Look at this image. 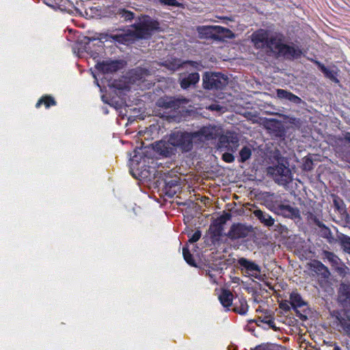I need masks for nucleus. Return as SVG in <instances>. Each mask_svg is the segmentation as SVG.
<instances>
[{
  "instance_id": "1",
  "label": "nucleus",
  "mask_w": 350,
  "mask_h": 350,
  "mask_svg": "<svg viewBox=\"0 0 350 350\" xmlns=\"http://www.w3.org/2000/svg\"><path fill=\"white\" fill-rule=\"evenodd\" d=\"M134 154L131 155L130 159V172L133 176L140 180H151L154 177V168L149 167L141 170L145 166L146 158L143 156V152L141 148L135 149Z\"/></svg>"
},
{
  "instance_id": "2",
  "label": "nucleus",
  "mask_w": 350,
  "mask_h": 350,
  "mask_svg": "<svg viewBox=\"0 0 350 350\" xmlns=\"http://www.w3.org/2000/svg\"><path fill=\"white\" fill-rule=\"evenodd\" d=\"M170 137L176 152L178 150L187 152L193 148V142L195 139L193 133L175 131L170 135Z\"/></svg>"
},
{
  "instance_id": "3",
  "label": "nucleus",
  "mask_w": 350,
  "mask_h": 350,
  "mask_svg": "<svg viewBox=\"0 0 350 350\" xmlns=\"http://www.w3.org/2000/svg\"><path fill=\"white\" fill-rule=\"evenodd\" d=\"M267 174L280 185H286L292 180V173L288 166L283 163H278L274 166H270L267 170Z\"/></svg>"
},
{
  "instance_id": "4",
  "label": "nucleus",
  "mask_w": 350,
  "mask_h": 350,
  "mask_svg": "<svg viewBox=\"0 0 350 350\" xmlns=\"http://www.w3.org/2000/svg\"><path fill=\"white\" fill-rule=\"evenodd\" d=\"M158 29V23L150 18H144L134 25L133 33L137 38L148 39Z\"/></svg>"
},
{
  "instance_id": "5",
  "label": "nucleus",
  "mask_w": 350,
  "mask_h": 350,
  "mask_svg": "<svg viewBox=\"0 0 350 350\" xmlns=\"http://www.w3.org/2000/svg\"><path fill=\"white\" fill-rule=\"evenodd\" d=\"M228 79L219 72H206L203 76V86L207 90H222L228 84Z\"/></svg>"
},
{
  "instance_id": "6",
  "label": "nucleus",
  "mask_w": 350,
  "mask_h": 350,
  "mask_svg": "<svg viewBox=\"0 0 350 350\" xmlns=\"http://www.w3.org/2000/svg\"><path fill=\"white\" fill-rule=\"evenodd\" d=\"M275 214L293 219H300L299 210L293 206L282 202L275 201L269 208Z\"/></svg>"
},
{
  "instance_id": "7",
  "label": "nucleus",
  "mask_w": 350,
  "mask_h": 350,
  "mask_svg": "<svg viewBox=\"0 0 350 350\" xmlns=\"http://www.w3.org/2000/svg\"><path fill=\"white\" fill-rule=\"evenodd\" d=\"M239 146L237 136L232 133L221 135L217 143V149L220 152L228 151L234 152Z\"/></svg>"
},
{
  "instance_id": "8",
  "label": "nucleus",
  "mask_w": 350,
  "mask_h": 350,
  "mask_svg": "<svg viewBox=\"0 0 350 350\" xmlns=\"http://www.w3.org/2000/svg\"><path fill=\"white\" fill-rule=\"evenodd\" d=\"M221 128L217 125H207L202 127L198 131L193 132L195 139L200 141L216 139L221 133Z\"/></svg>"
},
{
  "instance_id": "9",
  "label": "nucleus",
  "mask_w": 350,
  "mask_h": 350,
  "mask_svg": "<svg viewBox=\"0 0 350 350\" xmlns=\"http://www.w3.org/2000/svg\"><path fill=\"white\" fill-rule=\"evenodd\" d=\"M188 100L185 98L161 97L157 102V105L163 109L170 111H175L181 106L187 104Z\"/></svg>"
},
{
  "instance_id": "10",
  "label": "nucleus",
  "mask_w": 350,
  "mask_h": 350,
  "mask_svg": "<svg viewBox=\"0 0 350 350\" xmlns=\"http://www.w3.org/2000/svg\"><path fill=\"white\" fill-rule=\"evenodd\" d=\"M238 265L241 270L246 275L260 280V267L254 262L245 258H240L238 260Z\"/></svg>"
},
{
  "instance_id": "11",
  "label": "nucleus",
  "mask_w": 350,
  "mask_h": 350,
  "mask_svg": "<svg viewBox=\"0 0 350 350\" xmlns=\"http://www.w3.org/2000/svg\"><path fill=\"white\" fill-rule=\"evenodd\" d=\"M153 149L159 155L165 157H170L176 153L175 148L170 142V136L167 140L163 139L155 142L153 144Z\"/></svg>"
},
{
  "instance_id": "12",
  "label": "nucleus",
  "mask_w": 350,
  "mask_h": 350,
  "mask_svg": "<svg viewBox=\"0 0 350 350\" xmlns=\"http://www.w3.org/2000/svg\"><path fill=\"white\" fill-rule=\"evenodd\" d=\"M284 37L279 33H270L266 48L278 54L283 46Z\"/></svg>"
},
{
  "instance_id": "13",
  "label": "nucleus",
  "mask_w": 350,
  "mask_h": 350,
  "mask_svg": "<svg viewBox=\"0 0 350 350\" xmlns=\"http://www.w3.org/2000/svg\"><path fill=\"white\" fill-rule=\"evenodd\" d=\"M270 33L264 29H259L252 35V41L257 49L266 48Z\"/></svg>"
},
{
  "instance_id": "14",
  "label": "nucleus",
  "mask_w": 350,
  "mask_h": 350,
  "mask_svg": "<svg viewBox=\"0 0 350 350\" xmlns=\"http://www.w3.org/2000/svg\"><path fill=\"white\" fill-rule=\"evenodd\" d=\"M301 50L298 46L284 44L278 55L286 59H295L301 57Z\"/></svg>"
},
{
  "instance_id": "15",
  "label": "nucleus",
  "mask_w": 350,
  "mask_h": 350,
  "mask_svg": "<svg viewBox=\"0 0 350 350\" xmlns=\"http://www.w3.org/2000/svg\"><path fill=\"white\" fill-rule=\"evenodd\" d=\"M249 229L241 224H233L228 232L227 236L232 240L243 239L248 235Z\"/></svg>"
},
{
  "instance_id": "16",
  "label": "nucleus",
  "mask_w": 350,
  "mask_h": 350,
  "mask_svg": "<svg viewBox=\"0 0 350 350\" xmlns=\"http://www.w3.org/2000/svg\"><path fill=\"white\" fill-rule=\"evenodd\" d=\"M96 68L103 73L113 72L120 68V64L117 61H103L96 64Z\"/></svg>"
},
{
  "instance_id": "17",
  "label": "nucleus",
  "mask_w": 350,
  "mask_h": 350,
  "mask_svg": "<svg viewBox=\"0 0 350 350\" xmlns=\"http://www.w3.org/2000/svg\"><path fill=\"white\" fill-rule=\"evenodd\" d=\"M253 214L265 226L270 228L274 226L275 219L267 213L257 209L253 212Z\"/></svg>"
},
{
  "instance_id": "18",
  "label": "nucleus",
  "mask_w": 350,
  "mask_h": 350,
  "mask_svg": "<svg viewBox=\"0 0 350 350\" xmlns=\"http://www.w3.org/2000/svg\"><path fill=\"white\" fill-rule=\"evenodd\" d=\"M217 29V32L218 33H226V36L228 37V38H233L234 37V34L232 33L231 31H230L229 29H226L224 27H220V26H217V27H210V26H202V27H199L198 28V31L199 32V33L200 34H209V33H211V29Z\"/></svg>"
},
{
  "instance_id": "19",
  "label": "nucleus",
  "mask_w": 350,
  "mask_h": 350,
  "mask_svg": "<svg viewBox=\"0 0 350 350\" xmlns=\"http://www.w3.org/2000/svg\"><path fill=\"white\" fill-rule=\"evenodd\" d=\"M200 80V75L198 72H192L187 77H183L180 80V86L183 89L188 88L191 85H195Z\"/></svg>"
},
{
  "instance_id": "20",
  "label": "nucleus",
  "mask_w": 350,
  "mask_h": 350,
  "mask_svg": "<svg viewBox=\"0 0 350 350\" xmlns=\"http://www.w3.org/2000/svg\"><path fill=\"white\" fill-rule=\"evenodd\" d=\"M277 96L280 98L288 100L297 105L300 104L301 103V99L299 97L284 90H278Z\"/></svg>"
},
{
  "instance_id": "21",
  "label": "nucleus",
  "mask_w": 350,
  "mask_h": 350,
  "mask_svg": "<svg viewBox=\"0 0 350 350\" xmlns=\"http://www.w3.org/2000/svg\"><path fill=\"white\" fill-rule=\"evenodd\" d=\"M92 40L88 37H84L80 43H77L76 46L73 47V51L79 57L81 55V53L84 51H87L90 48V44Z\"/></svg>"
},
{
  "instance_id": "22",
  "label": "nucleus",
  "mask_w": 350,
  "mask_h": 350,
  "mask_svg": "<svg viewBox=\"0 0 350 350\" xmlns=\"http://www.w3.org/2000/svg\"><path fill=\"white\" fill-rule=\"evenodd\" d=\"M312 269L324 278H327L330 275L328 269L320 261H314L311 264Z\"/></svg>"
},
{
  "instance_id": "23",
  "label": "nucleus",
  "mask_w": 350,
  "mask_h": 350,
  "mask_svg": "<svg viewBox=\"0 0 350 350\" xmlns=\"http://www.w3.org/2000/svg\"><path fill=\"white\" fill-rule=\"evenodd\" d=\"M179 189L180 185L178 184V180L176 178L169 181H165V190L166 195L172 197Z\"/></svg>"
},
{
  "instance_id": "24",
  "label": "nucleus",
  "mask_w": 350,
  "mask_h": 350,
  "mask_svg": "<svg viewBox=\"0 0 350 350\" xmlns=\"http://www.w3.org/2000/svg\"><path fill=\"white\" fill-rule=\"evenodd\" d=\"M289 299L291 301V306L295 310H297V308H300L306 304V303L303 300L301 296L295 291L291 293Z\"/></svg>"
},
{
  "instance_id": "25",
  "label": "nucleus",
  "mask_w": 350,
  "mask_h": 350,
  "mask_svg": "<svg viewBox=\"0 0 350 350\" xmlns=\"http://www.w3.org/2000/svg\"><path fill=\"white\" fill-rule=\"evenodd\" d=\"M232 293L228 290H223L219 296L220 303L224 307H229L232 304Z\"/></svg>"
},
{
  "instance_id": "26",
  "label": "nucleus",
  "mask_w": 350,
  "mask_h": 350,
  "mask_svg": "<svg viewBox=\"0 0 350 350\" xmlns=\"http://www.w3.org/2000/svg\"><path fill=\"white\" fill-rule=\"evenodd\" d=\"M44 105L46 108H49L51 106H54L56 105V102L54 98L51 96H44L41 97L37 103L36 104V107L39 108L41 105Z\"/></svg>"
},
{
  "instance_id": "27",
  "label": "nucleus",
  "mask_w": 350,
  "mask_h": 350,
  "mask_svg": "<svg viewBox=\"0 0 350 350\" xmlns=\"http://www.w3.org/2000/svg\"><path fill=\"white\" fill-rule=\"evenodd\" d=\"M340 299L342 301L350 304V285H341L340 288Z\"/></svg>"
},
{
  "instance_id": "28",
  "label": "nucleus",
  "mask_w": 350,
  "mask_h": 350,
  "mask_svg": "<svg viewBox=\"0 0 350 350\" xmlns=\"http://www.w3.org/2000/svg\"><path fill=\"white\" fill-rule=\"evenodd\" d=\"M338 323L342 328L345 334L350 338V317H338Z\"/></svg>"
},
{
  "instance_id": "29",
  "label": "nucleus",
  "mask_w": 350,
  "mask_h": 350,
  "mask_svg": "<svg viewBox=\"0 0 350 350\" xmlns=\"http://www.w3.org/2000/svg\"><path fill=\"white\" fill-rule=\"evenodd\" d=\"M55 3L59 7L60 10H69L70 7L75 8L77 12L79 14H82L81 11L78 8H75L73 3L70 0H54Z\"/></svg>"
},
{
  "instance_id": "30",
  "label": "nucleus",
  "mask_w": 350,
  "mask_h": 350,
  "mask_svg": "<svg viewBox=\"0 0 350 350\" xmlns=\"http://www.w3.org/2000/svg\"><path fill=\"white\" fill-rule=\"evenodd\" d=\"M234 310L241 315L245 314L248 311V305L246 300L245 299H239V305L236 304L234 306Z\"/></svg>"
},
{
  "instance_id": "31",
  "label": "nucleus",
  "mask_w": 350,
  "mask_h": 350,
  "mask_svg": "<svg viewBox=\"0 0 350 350\" xmlns=\"http://www.w3.org/2000/svg\"><path fill=\"white\" fill-rule=\"evenodd\" d=\"M103 42L100 40L97 41V49L95 51L90 52V56L97 64L100 62L99 53L103 51Z\"/></svg>"
},
{
  "instance_id": "32",
  "label": "nucleus",
  "mask_w": 350,
  "mask_h": 350,
  "mask_svg": "<svg viewBox=\"0 0 350 350\" xmlns=\"http://www.w3.org/2000/svg\"><path fill=\"white\" fill-rule=\"evenodd\" d=\"M252 155L251 148L248 146H244L239 152L240 159L242 163L248 160Z\"/></svg>"
},
{
  "instance_id": "33",
  "label": "nucleus",
  "mask_w": 350,
  "mask_h": 350,
  "mask_svg": "<svg viewBox=\"0 0 350 350\" xmlns=\"http://www.w3.org/2000/svg\"><path fill=\"white\" fill-rule=\"evenodd\" d=\"M315 223H316L317 226H318L321 228V230H320L321 236L323 238L329 239L332 235L329 228H327V226H325L322 222H321L319 220L316 221Z\"/></svg>"
},
{
  "instance_id": "34",
  "label": "nucleus",
  "mask_w": 350,
  "mask_h": 350,
  "mask_svg": "<svg viewBox=\"0 0 350 350\" xmlns=\"http://www.w3.org/2000/svg\"><path fill=\"white\" fill-rule=\"evenodd\" d=\"M183 255L185 260L191 266L196 267L195 260L193 259L192 255L190 253L188 247L187 246L183 247Z\"/></svg>"
},
{
  "instance_id": "35",
  "label": "nucleus",
  "mask_w": 350,
  "mask_h": 350,
  "mask_svg": "<svg viewBox=\"0 0 350 350\" xmlns=\"http://www.w3.org/2000/svg\"><path fill=\"white\" fill-rule=\"evenodd\" d=\"M118 14L125 21H131L134 17V14L132 12L126 10L124 9L119 10Z\"/></svg>"
},
{
  "instance_id": "36",
  "label": "nucleus",
  "mask_w": 350,
  "mask_h": 350,
  "mask_svg": "<svg viewBox=\"0 0 350 350\" xmlns=\"http://www.w3.org/2000/svg\"><path fill=\"white\" fill-rule=\"evenodd\" d=\"M164 65L171 70H176L180 66V62L178 59L167 60L165 62Z\"/></svg>"
},
{
  "instance_id": "37",
  "label": "nucleus",
  "mask_w": 350,
  "mask_h": 350,
  "mask_svg": "<svg viewBox=\"0 0 350 350\" xmlns=\"http://www.w3.org/2000/svg\"><path fill=\"white\" fill-rule=\"evenodd\" d=\"M210 230H211L212 233V239L213 241L218 240L221 234V226H215L214 228L213 227H211Z\"/></svg>"
},
{
  "instance_id": "38",
  "label": "nucleus",
  "mask_w": 350,
  "mask_h": 350,
  "mask_svg": "<svg viewBox=\"0 0 350 350\" xmlns=\"http://www.w3.org/2000/svg\"><path fill=\"white\" fill-rule=\"evenodd\" d=\"M319 68H320V70L322 71V72H323V74L327 77H332V72L329 70V68H327L326 66H325L323 64L320 63V62H317Z\"/></svg>"
},
{
  "instance_id": "39",
  "label": "nucleus",
  "mask_w": 350,
  "mask_h": 350,
  "mask_svg": "<svg viewBox=\"0 0 350 350\" xmlns=\"http://www.w3.org/2000/svg\"><path fill=\"white\" fill-rule=\"evenodd\" d=\"M224 154H222V159L224 161L227 163H232L234 160V157L233 156L232 153L228 152L226 151H224Z\"/></svg>"
},
{
  "instance_id": "40",
  "label": "nucleus",
  "mask_w": 350,
  "mask_h": 350,
  "mask_svg": "<svg viewBox=\"0 0 350 350\" xmlns=\"http://www.w3.org/2000/svg\"><path fill=\"white\" fill-rule=\"evenodd\" d=\"M128 37L125 34H116L113 36V38L118 42L124 43L129 40Z\"/></svg>"
},
{
  "instance_id": "41",
  "label": "nucleus",
  "mask_w": 350,
  "mask_h": 350,
  "mask_svg": "<svg viewBox=\"0 0 350 350\" xmlns=\"http://www.w3.org/2000/svg\"><path fill=\"white\" fill-rule=\"evenodd\" d=\"M280 308L285 312L289 311L292 307L291 306V301L284 300L280 302Z\"/></svg>"
},
{
  "instance_id": "42",
  "label": "nucleus",
  "mask_w": 350,
  "mask_h": 350,
  "mask_svg": "<svg viewBox=\"0 0 350 350\" xmlns=\"http://www.w3.org/2000/svg\"><path fill=\"white\" fill-rule=\"evenodd\" d=\"M201 237V232L200 230L196 231L189 239L190 243L197 242Z\"/></svg>"
},
{
  "instance_id": "43",
  "label": "nucleus",
  "mask_w": 350,
  "mask_h": 350,
  "mask_svg": "<svg viewBox=\"0 0 350 350\" xmlns=\"http://www.w3.org/2000/svg\"><path fill=\"white\" fill-rule=\"evenodd\" d=\"M160 3L163 5L178 7L180 3L176 0H159Z\"/></svg>"
},
{
  "instance_id": "44",
  "label": "nucleus",
  "mask_w": 350,
  "mask_h": 350,
  "mask_svg": "<svg viewBox=\"0 0 350 350\" xmlns=\"http://www.w3.org/2000/svg\"><path fill=\"white\" fill-rule=\"evenodd\" d=\"M325 256L333 264L338 263V258L333 253L327 252L325 253Z\"/></svg>"
},
{
  "instance_id": "45",
  "label": "nucleus",
  "mask_w": 350,
  "mask_h": 350,
  "mask_svg": "<svg viewBox=\"0 0 350 350\" xmlns=\"http://www.w3.org/2000/svg\"><path fill=\"white\" fill-rule=\"evenodd\" d=\"M260 319L261 322L267 323L270 327L274 328V321L271 318L265 317L262 319L261 317L259 318Z\"/></svg>"
},
{
  "instance_id": "46",
  "label": "nucleus",
  "mask_w": 350,
  "mask_h": 350,
  "mask_svg": "<svg viewBox=\"0 0 350 350\" xmlns=\"http://www.w3.org/2000/svg\"><path fill=\"white\" fill-rule=\"evenodd\" d=\"M256 350H277V348L273 345H265L263 347H260Z\"/></svg>"
},
{
  "instance_id": "47",
  "label": "nucleus",
  "mask_w": 350,
  "mask_h": 350,
  "mask_svg": "<svg viewBox=\"0 0 350 350\" xmlns=\"http://www.w3.org/2000/svg\"><path fill=\"white\" fill-rule=\"evenodd\" d=\"M344 250L345 252L350 254V239L344 243Z\"/></svg>"
},
{
  "instance_id": "48",
  "label": "nucleus",
  "mask_w": 350,
  "mask_h": 350,
  "mask_svg": "<svg viewBox=\"0 0 350 350\" xmlns=\"http://www.w3.org/2000/svg\"><path fill=\"white\" fill-rule=\"evenodd\" d=\"M209 109L211 110H219L220 107L219 105H212L209 107Z\"/></svg>"
},
{
  "instance_id": "49",
  "label": "nucleus",
  "mask_w": 350,
  "mask_h": 350,
  "mask_svg": "<svg viewBox=\"0 0 350 350\" xmlns=\"http://www.w3.org/2000/svg\"><path fill=\"white\" fill-rule=\"evenodd\" d=\"M344 139L348 142H350V133H346L345 136H344Z\"/></svg>"
},
{
  "instance_id": "50",
  "label": "nucleus",
  "mask_w": 350,
  "mask_h": 350,
  "mask_svg": "<svg viewBox=\"0 0 350 350\" xmlns=\"http://www.w3.org/2000/svg\"><path fill=\"white\" fill-rule=\"evenodd\" d=\"M92 75H93V77L95 79V81H94L95 84L96 85H98V86H100L99 83H98V79L96 78V75L93 72H92Z\"/></svg>"
},
{
  "instance_id": "51",
  "label": "nucleus",
  "mask_w": 350,
  "mask_h": 350,
  "mask_svg": "<svg viewBox=\"0 0 350 350\" xmlns=\"http://www.w3.org/2000/svg\"><path fill=\"white\" fill-rule=\"evenodd\" d=\"M334 350H342L341 348L338 346H335Z\"/></svg>"
},
{
  "instance_id": "52",
  "label": "nucleus",
  "mask_w": 350,
  "mask_h": 350,
  "mask_svg": "<svg viewBox=\"0 0 350 350\" xmlns=\"http://www.w3.org/2000/svg\"><path fill=\"white\" fill-rule=\"evenodd\" d=\"M102 100H103V102H106V101L105 100V99H104V96H102Z\"/></svg>"
}]
</instances>
